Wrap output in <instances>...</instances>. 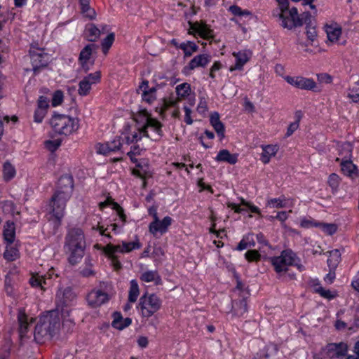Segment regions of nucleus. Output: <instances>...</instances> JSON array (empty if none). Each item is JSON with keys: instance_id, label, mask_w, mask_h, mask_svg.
Masks as SVG:
<instances>
[{"instance_id": "1", "label": "nucleus", "mask_w": 359, "mask_h": 359, "mask_svg": "<svg viewBox=\"0 0 359 359\" xmlns=\"http://www.w3.org/2000/svg\"><path fill=\"white\" fill-rule=\"evenodd\" d=\"M64 316L58 311H50L40 316L34 332V337L38 343H43L58 334L61 326L63 327Z\"/></svg>"}, {"instance_id": "2", "label": "nucleus", "mask_w": 359, "mask_h": 359, "mask_svg": "<svg viewBox=\"0 0 359 359\" xmlns=\"http://www.w3.org/2000/svg\"><path fill=\"white\" fill-rule=\"evenodd\" d=\"M74 188L71 175H63L58 180L57 190L50 202V212L60 222L65 215L66 203L70 198Z\"/></svg>"}, {"instance_id": "3", "label": "nucleus", "mask_w": 359, "mask_h": 359, "mask_svg": "<svg viewBox=\"0 0 359 359\" xmlns=\"http://www.w3.org/2000/svg\"><path fill=\"white\" fill-rule=\"evenodd\" d=\"M86 241L83 231L80 228L70 229L65 237V245L69 255V262L76 264L82 259L84 255Z\"/></svg>"}, {"instance_id": "4", "label": "nucleus", "mask_w": 359, "mask_h": 359, "mask_svg": "<svg viewBox=\"0 0 359 359\" xmlns=\"http://www.w3.org/2000/svg\"><path fill=\"white\" fill-rule=\"evenodd\" d=\"M278 7L273 11L272 15L278 18L280 25L285 29H292L303 25V20L297 8H289V1L278 0Z\"/></svg>"}, {"instance_id": "5", "label": "nucleus", "mask_w": 359, "mask_h": 359, "mask_svg": "<svg viewBox=\"0 0 359 359\" xmlns=\"http://www.w3.org/2000/svg\"><path fill=\"white\" fill-rule=\"evenodd\" d=\"M76 295L70 287L60 288L56 294L57 309L64 316L63 327L69 331L74 325L70 318V307L73 305Z\"/></svg>"}, {"instance_id": "6", "label": "nucleus", "mask_w": 359, "mask_h": 359, "mask_svg": "<svg viewBox=\"0 0 359 359\" xmlns=\"http://www.w3.org/2000/svg\"><path fill=\"white\" fill-rule=\"evenodd\" d=\"M269 260L274 271L278 274L285 273L291 266H297L300 271L304 269V266L299 263V257L290 249L283 250L280 255L270 257Z\"/></svg>"}, {"instance_id": "7", "label": "nucleus", "mask_w": 359, "mask_h": 359, "mask_svg": "<svg viewBox=\"0 0 359 359\" xmlns=\"http://www.w3.org/2000/svg\"><path fill=\"white\" fill-rule=\"evenodd\" d=\"M50 125L55 133L70 135L79 128L76 118L64 114H54L50 119Z\"/></svg>"}, {"instance_id": "8", "label": "nucleus", "mask_w": 359, "mask_h": 359, "mask_svg": "<svg viewBox=\"0 0 359 359\" xmlns=\"http://www.w3.org/2000/svg\"><path fill=\"white\" fill-rule=\"evenodd\" d=\"M161 304L157 295L146 293L140 298L137 308L142 318H149L161 309Z\"/></svg>"}, {"instance_id": "9", "label": "nucleus", "mask_w": 359, "mask_h": 359, "mask_svg": "<svg viewBox=\"0 0 359 359\" xmlns=\"http://www.w3.org/2000/svg\"><path fill=\"white\" fill-rule=\"evenodd\" d=\"M140 248L141 245L138 241L132 242L123 241L118 245L109 243L102 248V251L106 255L113 260L115 267L119 268L121 267V264L119 262L116 260L115 255L116 253H128L135 249H139Z\"/></svg>"}, {"instance_id": "10", "label": "nucleus", "mask_w": 359, "mask_h": 359, "mask_svg": "<svg viewBox=\"0 0 359 359\" xmlns=\"http://www.w3.org/2000/svg\"><path fill=\"white\" fill-rule=\"evenodd\" d=\"M151 118V116L145 110L135 116V120L138 125L137 128V131L133 132L131 136H127L126 137V143L127 144L138 142L143 136L149 137V135L147 131V125Z\"/></svg>"}, {"instance_id": "11", "label": "nucleus", "mask_w": 359, "mask_h": 359, "mask_svg": "<svg viewBox=\"0 0 359 359\" xmlns=\"http://www.w3.org/2000/svg\"><path fill=\"white\" fill-rule=\"evenodd\" d=\"M29 56L34 74L40 72L41 69L48 65L50 57L43 48L38 47L36 44H32L29 49Z\"/></svg>"}, {"instance_id": "12", "label": "nucleus", "mask_w": 359, "mask_h": 359, "mask_svg": "<svg viewBox=\"0 0 359 359\" xmlns=\"http://www.w3.org/2000/svg\"><path fill=\"white\" fill-rule=\"evenodd\" d=\"M348 345L344 342L330 343L322 348V354L325 358L338 359L346 355Z\"/></svg>"}, {"instance_id": "13", "label": "nucleus", "mask_w": 359, "mask_h": 359, "mask_svg": "<svg viewBox=\"0 0 359 359\" xmlns=\"http://www.w3.org/2000/svg\"><path fill=\"white\" fill-rule=\"evenodd\" d=\"M172 222L173 219L169 216L165 217L161 220L158 217H155L149 225V231L155 237L158 235L162 236L168 231Z\"/></svg>"}, {"instance_id": "14", "label": "nucleus", "mask_w": 359, "mask_h": 359, "mask_svg": "<svg viewBox=\"0 0 359 359\" xmlns=\"http://www.w3.org/2000/svg\"><path fill=\"white\" fill-rule=\"evenodd\" d=\"M100 81V72H95L90 73L84 76L79 83L78 93L81 96H86L90 93V91L93 85L98 83Z\"/></svg>"}, {"instance_id": "15", "label": "nucleus", "mask_w": 359, "mask_h": 359, "mask_svg": "<svg viewBox=\"0 0 359 359\" xmlns=\"http://www.w3.org/2000/svg\"><path fill=\"white\" fill-rule=\"evenodd\" d=\"M54 276V270L51 269L46 275H40L39 273H34L32 275L29 283L34 287L39 288L41 290H46V287L49 286L51 283L50 280Z\"/></svg>"}, {"instance_id": "16", "label": "nucleus", "mask_w": 359, "mask_h": 359, "mask_svg": "<svg viewBox=\"0 0 359 359\" xmlns=\"http://www.w3.org/2000/svg\"><path fill=\"white\" fill-rule=\"evenodd\" d=\"M18 321L20 338L28 337L27 333L29 332V327L34 323V318L28 316L24 309H20L18 313Z\"/></svg>"}, {"instance_id": "17", "label": "nucleus", "mask_w": 359, "mask_h": 359, "mask_svg": "<svg viewBox=\"0 0 359 359\" xmlns=\"http://www.w3.org/2000/svg\"><path fill=\"white\" fill-rule=\"evenodd\" d=\"M122 147L121 137H117L111 141L104 143H98L96 145V151L97 154L102 155H109L111 153H115L120 151Z\"/></svg>"}, {"instance_id": "18", "label": "nucleus", "mask_w": 359, "mask_h": 359, "mask_svg": "<svg viewBox=\"0 0 359 359\" xmlns=\"http://www.w3.org/2000/svg\"><path fill=\"white\" fill-rule=\"evenodd\" d=\"M108 301V294L101 290H92L87 295V302L88 304L94 308L99 307Z\"/></svg>"}, {"instance_id": "19", "label": "nucleus", "mask_w": 359, "mask_h": 359, "mask_svg": "<svg viewBox=\"0 0 359 359\" xmlns=\"http://www.w3.org/2000/svg\"><path fill=\"white\" fill-rule=\"evenodd\" d=\"M95 48V45L88 44L81 50L79 54V62L81 68L86 72L89 70L94 64V60H92L91 55Z\"/></svg>"}, {"instance_id": "20", "label": "nucleus", "mask_w": 359, "mask_h": 359, "mask_svg": "<svg viewBox=\"0 0 359 359\" xmlns=\"http://www.w3.org/2000/svg\"><path fill=\"white\" fill-rule=\"evenodd\" d=\"M232 55L236 58V62L233 65L229 67L230 72H233L236 70H242L243 66L251 58L252 52L249 50H243L238 52H233Z\"/></svg>"}, {"instance_id": "21", "label": "nucleus", "mask_w": 359, "mask_h": 359, "mask_svg": "<svg viewBox=\"0 0 359 359\" xmlns=\"http://www.w3.org/2000/svg\"><path fill=\"white\" fill-rule=\"evenodd\" d=\"M175 92L177 94V99H170L166 102V105L175 107L179 101L187 98L191 92V86L189 83L186 82L179 84L175 87Z\"/></svg>"}, {"instance_id": "22", "label": "nucleus", "mask_w": 359, "mask_h": 359, "mask_svg": "<svg viewBox=\"0 0 359 359\" xmlns=\"http://www.w3.org/2000/svg\"><path fill=\"white\" fill-rule=\"evenodd\" d=\"M211 60V57L208 54H200L196 55L189 64L184 68V72H190L196 68L205 67Z\"/></svg>"}, {"instance_id": "23", "label": "nucleus", "mask_w": 359, "mask_h": 359, "mask_svg": "<svg viewBox=\"0 0 359 359\" xmlns=\"http://www.w3.org/2000/svg\"><path fill=\"white\" fill-rule=\"evenodd\" d=\"M142 92L141 96L144 102L148 104H152L156 99V88H149V82L143 81L139 86V90Z\"/></svg>"}, {"instance_id": "24", "label": "nucleus", "mask_w": 359, "mask_h": 359, "mask_svg": "<svg viewBox=\"0 0 359 359\" xmlns=\"http://www.w3.org/2000/svg\"><path fill=\"white\" fill-rule=\"evenodd\" d=\"M262 153L260 160L264 164L269 163L271 158L276 156L279 147L277 144L262 145Z\"/></svg>"}, {"instance_id": "25", "label": "nucleus", "mask_w": 359, "mask_h": 359, "mask_svg": "<svg viewBox=\"0 0 359 359\" xmlns=\"http://www.w3.org/2000/svg\"><path fill=\"white\" fill-rule=\"evenodd\" d=\"M191 29L204 39H210L213 36L212 30L204 23L195 22L191 25Z\"/></svg>"}, {"instance_id": "26", "label": "nucleus", "mask_w": 359, "mask_h": 359, "mask_svg": "<svg viewBox=\"0 0 359 359\" xmlns=\"http://www.w3.org/2000/svg\"><path fill=\"white\" fill-rule=\"evenodd\" d=\"M131 323V318H123L120 312H114L113 313V320L111 323V325L113 327L121 330L128 327Z\"/></svg>"}, {"instance_id": "27", "label": "nucleus", "mask_w": 359, "mask_h": 359, "mask_svg": "<svg viewBox=\"0 0 359 359\" xmlns=\"http://www.w3.org/2000/svg\"><path fill=\"white\" fill-rule=\"evenodd\" d=\"M215 160L217 162H226L233 165L238 161V154H231L227 149H222L218 152Z\"/></svg>"}, {"instance_id": "28", "label": "nucleus", "mask_w": 359, "mask_h": 359, "mask_svg": "<svg viewBox=\"0 0 359 359\" xmlns=\"http://www.w3.org/2000/svg\"><path fill=\"white\" fill-rule=\"evenodd\" d=\"M327 38L331 42H337L341 34V28L337 23L325 26Z\"/></svg>"}, {"instance_id": "29", "label": "nucleus", "mask_w": 359, "mask_h": 359, "mask_svg": "<svg viewBox=\"0 0 359 359\" xmlns=\"http://www.w3.org/2000/svg\"><path fill=\"white\" fill-rule=\"evenodd\" d=\"M3 235L6 243L13 244L14 243L15 238V227L13 222L8 221L6 222Z\"/></svg>"}, {"instance_id": "30", "label": "nucleus", "mask_w": 359, "mask_h": 359, "mask_svg": "<svg viewBox=\"0 0 359 359\" xmlns=\"http://www.w3.org/2000/svg\"><path fill=\"white\" fill-rule=\"evenodd\" d=\"M162 124L156 118L151 117L148 124L147 125V130L150 129L154 132L152 139L156 140L162 137ZM148 132V130H147Z\"/></svg>"}, {"instance_id": "31", "label": "nucleus", "mask_w": 359, "mask_h": 359, "mask_svg": "<svg viewBox=\"0 0 359 359\" xmlns=\"http://www.w3.org/2000/svg\"><path fill=\"white\" fill-rule=\"evenodd\" d=\"M20 257L19 250L16 244L6 243V250L4 252V258L7 261L12 262L18 259Z\"/></svg>"}, {"instance_id": "32", "label": "nucleus", "mask_w": 359, "mask_h": 359, "mask_svg": "<svg viewBox=\"0 0 359 359\" xmlns=\"http://www.w3.org/2000/svg\"><path fill=\"white\" fill-rule=\"evenodd\" d=\"M180 49L182 50L184 57H190L198 50L196 43L191 41H186L180 44Z\"/></svg>"}, {"instance_id": "33", "label": "nucleus", "mask_w": 359, "mask_h": 359, "mask_svg": "<svg viewBox=\"0 0 359 359\" xmlns=\"http://www.w3.org/2000/svg\"><path fill=\"white\" fill-rule=\"evenodd\" d=\"M140 278L145 283L155 282L156 284H158L161 281V277L156 270L144 271Z\"/></svg>"}, {"instance_id": "34", "label": "nucleus", "mask_w": 359, "mask_h": 359, "mask_svg": "<svg viewBox=\"0 0 359 359\" xmlns=\"http://www.w3.org/2000/svg\"><path fill=\"white\" fill-rule=\"evenodd\" d=\"M140 295L139 285L136 280H131L130 282V289L128 291V301L130 303H135Z\"/></svg>"}, {"instance_id": "35", "label": "nucleus", "mask_w": 359, "mask_h": 359, "mask_svg": "<svg viewBox=\"0 0 359 359\" xmlns=\"http://www.w3.org/2000/svg\"><path fill=\"white\" fill-rule=\"evenodd\" d=\"M341 167L342 172L348 176H351L357 172V166L353 163L351 159L342 160Z\"/></svg>"}, {"instance_id": "36", "label": "nucleus", "mask_w": 359, "mask_h": 359, "mask_svg": "<svg viewBox=\"0 0 359 359\" xmlns=\"http://www.w3.org/2000/svg\"><path fill=\"white\" fill-rule=\"evenodd\" d=\"M255 245L253 235L252 234H247L243 236L242 240L239 242L236 250H243L249 248L254 247Z\"/></svg>"}, {"instance_id": "37", "label": "nucleus", "mask_w": 359, "mask_h": 359, "mask_svg": "<svg viewBox=\"0 0 359 359\" xmlns=\"http://www.w3.org/2000/svg\"><path fill=\"white\" fill-rule=\"evenodd\" d=\"M329 258L327 259L328 266L330 268L335 269L341 260V252L339 250L334 249L328 252Z\"/></svg>"}, {"instance_id": "38", "label": "nucleus", "mask_w": 359, "mask_h": 359, "mask_svg": "<svg viewBox=\"0 0 359 359\" xmlns=\"http://www.w3.org/2000/svg\"><path fill=\"white\" fill-rule=\"evenodd\" d=\"M16 275L13 273H9L5 278V290L7 294L13 295L14 293V282L15 280Z\"/></svg>"}, {"instance_id": "39", "label": "nucleus", "mask_w": 359, "mask_h": 359, "mask_svg": "<svg viewBox=\"0 0 359 359\" xmlns=\"http://www.w3.org/2000/svg\"><path fill=\"white\" fill-rule=\"evenodd\" d=\"M266 205L272 208H282L287 205V200L285 197L270 198L267 200Z\"/></svg>"}, {"instance_id": "40", "label": "nucleus", "mask_w": 359, "mask_h": 359, "mask_svg": "<svg viewBox=\"0 0 359 359\" xmlns=\"http://www.w3.org/2000/svg\"><path fill=\"white\" fill-rule=\"evenodd\" d=\"M313 290L315 292L319 294L322 297L327 299H332L337 296L335 292L326 290L318 283L314 285Z\"/></svg>"}, {"instance_id": "41", "label": "nucleus", "mask_w": 359, "mask_h": 359, "mask_svg": "<svg viewBox=\"0 0 359 359\" xmlns=\"http://www.w3.org/2000/svg\"><path fill=\"white\" fill-rule=\"evenodd\" d=\"M316 86V83L312 79L299 76L297 88L304 90H313Z\"/></svg>"}, {"instance_id": "42", "label": "nucleus", "mask_w": 359, "mask_h": 359, "mask_svg": "<svg viewBox=\"0 0 359 359\" xmlns=\"http://www.w3.org/2000/svg\"><path fill=\"white\" fill-rule=\"evenodd\" d=\"M339 154L342 157V160L351 159L352 154V145L349 142H344L339 147Z\"/></svg>"}, {"instance_id": "43", "label": "nucleus", "mask_w": 359, "mask_h": 359, "mask_svg": "<svg viewBox=\"0 0 359 359\" xmlns=\"http://www.w3.org/2000/svg\"><path fill=\"white\" fill-rule=\"evenodd\" d=\"M82 13L87 18L92 19L95 15V11L89 6L90 0H79Z\"/></svg>"}, {"instance_id": "44", "label": "nucleus", "mask_w": 359, "mask_h": 359, "mask_svg": "<svg viewBox=\"0 0 359 359\" xmlns=\"http://www.w3.org/2000/svg\"><path fill=\"white\" fill-rule=\"evenodd\" d=\"M15 168L8 162H6L3 166V175L6 181H9L15 176Z\"/></svg>"}, {"instance_id": "45", "label": "nucleus", "mask_w": 359, "mask_h": 359, "mask_svg": "<svg viewBox=\"0 0 359 359\" xmlns=\"http://www.w3.org/2000/svg\"><path fill=\"white\" fill-rule=\"evenodd\" d=\"M85 266L81 269L80 273L83 277H90L94 276L95 275V272L93 269V263L91 259H85Z\"/></svg>"}, {"instance_id": "46", "label": "nucleus", "mask_w": 359, "mask_h": 359, "mask_svg": "<svg viewBox=\"0 0 359 359\" xmlns=\"http://www.w3.org/2000/svg\"><path fill=\"white\" fill-rule=\"evenodd\" d=\"M86 34L88 41H95L99 37L100 32L95 25H89L86 28Z\"/></svg>"}, {"instance_id": "47", "label": "nucleus", "mask_w": 359, "mask_h": 359, "mask_svg": "<svg viewBox=\"0 0 359 359\" xmlns=\"http://www.w3.org/2000/svg\"><path fill=\"white\" fill-rule=\"evenodd\" d=\"M1 208L5 215L13 216L15 213H19V212L15 209V204L11 201H6L3 202Z\"/></svg>"}, {"instance_id": "48", "label": "nucleus", "mask_w": 359, "mask_h": 359, "mask_svg": "<svg viewBox=\"0 0 359 359\" xmlns=\"http://www.w3.org/2000/svg\"><path fill=\"white\" fill-rule=\"evenodd\" d=\"M348 97L353 102H359V84L355 83L348 89Z\"/></svg>"}, {"instance_id": "49", "label": "nucleus", "mask_w": 359, "mask_h": 359, "mask_svg": "<svg viewBox=\"0 0 359 359\" xmlns=\"http://www.w3.org/2000/svg\"><path fill=\"white\" fill-rule=\"evenodd\" d=\"M318 228H320L324 233L328 235L334 234L337 230V226L336 224L323 222H320Z\"/></svg>"}, {"instance_id": "50", "label": "nucleus", "mask_w": 359, "mask_h": 359, "mask_svg": "<svg viewBox=\"0 0 359 359\" xmlns=\"http://www.w3.org/2000/svg\"><path fill=\"white\" fill-rule=\"evenodd\" d=\"M114 34H109L102 41V46L104 54H106L114 41Z\"/></svg>"}, {"instance_id": "51", "label": "nucleus", "mask_w": 359, "mask_h": 359, "mask_svg": "<svg viewBox=\"0 0 359 359\" xmlns=\"http://www.w3.org/2000/svg\"><path fill=\"white\" fill-rule=\"evenodd\" d=\"M229 11L234 15L236 16H244L250 15L251 13L248 10H242L241 8L236 5L231 6Z\"/></svg>"}, {"instance_id": "52", "label": "nucleus", "mask_w": 359, "mask_h": 359, "mask_svg": "<svg viewBox=\"0 0 359 359\" xmlns=\"http://www.w3.org/2000/svg\"><path fill=\"white\" fill-rule=\"evenodd\" d=\"M64 99V95L62 91L56 90L52 97L51 104L53 107H57L62 104Z\"/></svg>"}, {"instance_id": "53", "label": "nucleus", "mask_w": 359, "mask_h": 359, "mask_svg": "<svg viewBox=\"0 0 359 359\" xmlns=\"http://www.w3.org/2000/svg\"><path fill=\"white\" fill-rule=\"evenodd\" d=\"M245 257L249 262H257L260 259L261 255L257 250H250L245 252Z\"/></svg>"}, {"instance_id": "54", "label": "nucleus", "mask_w": 359, "mask_h": 359, "mask_svg": "<svg viewBox=\"0 0 359 359\" xmlns=\"http://www.w3.org/2000/svg\"><path fill=\"white\" fill-rule=\"evenodd\" d=\"M236 309H235L236 314L238 316H243L247 312V303L245 300L242 299L238 303H236Z\"/></svg>"}, {"instance_id": "55", "label": "nucleus", "mask_w": 359, "mask_h": 359, "mask_svg": "<svg viewBox=\"0 0 359 359\" xmlns=\"http://www.w3.org/2000/svg\"><path fill=\"white\" fill-rule=\"evenodd\" d=\"M320 222H316L314 219L310 218L306 219L304 218L301 220L300 225L303 228H311V227H318Z\"/></svg>"}, {"instance_id": "56", "label": "nucleus", "mask_w": 359, "mask_h": 359, "mask_svg": "<svg viewBox=\"0 0 359 359\" xmlns=\"http://www.w3.org/2000/svg\"><path fill=\"white\" fill-rule=\"evenodd\" d=\"M306 34L307 39L313 42L317 36V32L314 25L306 26Z\"/></svg>"}, {"instance_id": "57", "label": "nucleus", "mask_w": 359, "mask_h": 359, "mask_svg": "<svg viewBox=\"0 0 359 359\" xmlns=\"http://www.w3.org/2000/svg\"><path fill=\"white\" fill-rule=\"evenodd\" d=\"M49 100L45 96H40L37 101V108L48 111Z\"/></svg>"}, {"instance_id": "58", "label": "nucleus", "mask_w": 359, "mask_h": 359, "mask_svg": "<svg viewBox=\"0 0 359 359\" xmlns=\"http://www.w3.org/2000/svg\"><path fill=\"white\" fill-rule=\"evenodd\" d=\"M46 114L47 111L36 108L34 114V121L36 123H41Z\"/></svg>"}, {"instance_id": "59", "label": "nucleus", "mask_w": 359, "mask_h": 359, "mask_svg": "<svg viewBox=\"0 0 359 359\" xmlns=\"http://www.w3.org/2000/svg\"><path fill=\"white\" fill-rule=\"evenodd\" d=\"M328 184L332 189H337L339 184V177L335 173L331 174L328 178Z\"/></svg>"}, {"instance_id": "60", "label": "nucleus", "mask_w": 359, "mask_h": 359, "mask_svg": "<svg viewBox=\"0 0 359 359\" xmlns=\"http://www.w3.org/2000/svg\"><path fill=\"white\" fill-rule=\"evenodd\" d=\"M196 109L201 114H204L208 111V104L205 98L200 99Z\"/></svg>"}, {"instance_id": "61", "label": "nucleus", "mask_w": 359, "mask_h": 359, "mask_svg": "<svg viewBox=\"0 0 359 359\" xmlns=\"http://www.w3.org/2000/svg\"><path fill=\"white\" fill-rule=\"evenodd\" d=\"M216 131L217 135L219 137L220 140H222L224 137V126L220 122L217 123L215 126H212Z\"/></svg>"}, {"instance_id": "62", "label": "nucleus", "mask_w": 359, "mask_h": 359, "mask_svg": "<svg viewBox=\"0 0 359 359\" xmlns=\"http://www.w3.org/2000/svg\"><path fill=\"white\" fill-rule=\"evenodd\" d=\"M46 148L51 151H55L60 145V142L58 140H48L46 142Z\"/></svg>"}, {"instance_id": "63", "label": "nucleus", "mask_w": 359, "mask_h": 359, "mask_svg": "<svg viewBox=\"0 0 359 359\" xmlns=\"http://www.w3.org/2000/svg\"><path fill=\"white\" fill-rule=\"evenodd\" d=\"M299 126V119L298 118L296 121L291 123L290 126H288L286 136L290 137L291 136L294 131H296Z\"/></svg>"}, {"instance_id": "64", "label": "nucleus", "mask_w": 359, "mask_h": 359, "mask_svg": "<svg viewBox=\"0 0 359 359\" xmlns=\"http://www.w3.org/2000/svg\"><path fill=\"white\" fill-rule=\"evenodd\" d=\"M301 19L303 20V24L305 23L306 26L313 25V17L309 12H304L302 14Z\"/></svg>"}]
</instances>
